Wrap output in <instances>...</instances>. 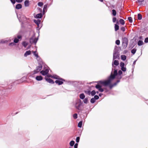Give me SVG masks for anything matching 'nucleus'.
Masks as SVG:
<instances>
[{
  "mask_svg": "<svg viewBox=\"0 0 148 148\" xmlns=\"http://www.w3.org/2000/svg\"><path fill=\"white\" fill-rule=\"evenodd\" d=\"M116 20V19L115 17H113L112 19L113 22L115 23Z\"/></svg>",
  "mask_w": 148,
  "mask_h": 148,
  "instance_id": "49",
  "label": "nucleus"
},
{
  "mask_svg": "<svg viewBox=\"0 0 148 148\" xmlns=\"http://www.w3.org/2000/svg\"><path fill=\"white\" fill-rule=\"evenodd\" d=\"M82 121H80L78 124V126L79 127H81L82 126Z\"/></svg>",
  "mask_w": 148,
  "mask_h": 148,
  "instance_id": "26",
  "label": "nucleus"
},
{
  "mask_svg": "<svg viewBox=\"0 0 148 148\" xmlns=\"http://www.w3.org/2000/svg\"><path fill=\"white\" fill-rule=\"evenodd\" d=\"M95 94L96 92L95 90H93L91 92V94L92 96H93L94 95H95Z\"/></svg>",
  "mask_w": 148,
  "mask_h": 148,
  "instance_id": "37",
  "label": "nucleus"
},
{
  "mask_svg": "<svg viewBox=\"0 0 148 148\" xmlns=\"http://www.w3.org/2000/svg\"><path fill=\"white\" fill-rule=\"evenodd\" d=\"M54 78L57 79H60L62 81L64 80L62 79H60L59 77L58 76H56V77H54Z\"/></svg>",
  "mask_w": 148,
  "mask_h": 148,
  "instance_id": "36",
  "label": "nucleus"
},
{
  "mask_svg": "<svg viewBox=\"0 0 148 148\" xmlns=\"http://www.w3.org/2000/svg\"><path fill=\"white\" fill-rule=\"evenodd\" d=\"M117 75V71L114 69V74L111 73V75L108 80L98 82V84L95 87L100 92H103V89L101 88L102 86H106L109 85L112 81L115 78V76Z\"/></svg>",
  "mask_w": 148,
  "mask_h": 148,
  "instance_id": "1",
  "label": "nucleus"
},
{
  "mask_svg": "<svg viewBox=\"0 0 148 148\" xmlns=\"http://www.w3.org/2000/svg\"><path fill=\"white\" fill-rule=\"evenodd\" d=\"M7 40H1V43H5V42H7Z\"/></svg>",
  "mask_w": 148,
  "mask_h": 148,
  "instance_id": "45",
  "label": "nucleus"
},
{
  "mask_svg": "<svg viewBox=\"0 0 148 148\" xmlns=\"http://www.w3.org/2000/svg\"><path fill=\"white\" fill-rule=\"evenodd\" d=\"M114 28L115 30L116 31L119 29V26L116 24H115Z\"/></svg>",
  "mask_w": 148,
  "mask_h": 148,
  "instance_id": "23",
  "label": "nucleus"
},
{
  "mask_svg": "<svg viewBox=\"0 0 148 148\" xmlns=\"http://www.w3.org/2000/svg\"><path fill=\"white\" fill-rule=\"evenodd\" d=\"M90 102L92 103H94L95 102V100L94 98H92L90 100Z\"/></svg>",
  "mask_w": 148,
  "mask_h": 148,
  "instance_id": "38",
  "label": "nucleus"
},
{
  "mask_svg": "<svg viewBox=\"0 0 148 148\" xmlns=\"http://www.w3.org/2000/svg\"><path fill=\"white\" fill-rule=\"evenodd\" d=\"M112 14L114 16H115L116 15V12L115 10H112Z\"/></svg>",
  "mask_w": 148,
  "mask_h": 148,
  "instance_id": "29",
  "label": "nucleus"
},
{
  "mask_svg": "<svg viewBox=\"0 0 148 148\" xmlns=\"http://www.w3.org/2000/svg\"><path fill=\"white\" fill-rule=\"evenodd\" d=\"M113 64L116 66H118L119 64V63L117 60H115L114 61V64H112V66H113Z\"/></svg>",
  "mask_w": 148,
  "mask_h": 148,
  "instance_id": "18",
  "label": "nucleus"
},
{
  "mask_svg": "<svg viewBox=\"0 0 148 148\" xmlns=\"http://www.w3.org/2000/svg\"><path fill=\"white\" fill-rule=\"evenodd\" d=\"M32 53H33L34 55V56H36V58H37V54L36 53V51H33L32 52Z\"/></svg>",
  "mask_w": 148,
  "mask_h": 148,
  "instance_id": "43",
  "label": "nucleus"
},
{
  "mask_svg": "<svg viewBox=\"0 0 148 148\" xmlns=\"http://www.w3.org/2000/svg\"><path fill=\"white\" fill-rule=\"evenodd\" d=\"M75 143V142L73 141H71L70 143V145L71 146H73Z\"/></svg>",
  "mask_w": 148,
  "mask_h": 148,
  "instance_id": "33",
  "label": "nucleus"
},
{
  "mask_svg": "<svg viewBox=\"0 0 148 148\" xmlns=\"http://www.w3.org/2000/svg\"><path fill=\"white\" fill-rule=\"evenodd\" d=\"M22 8V5L20 3L16 5L15 8L17 9H21Z\"/></svg>",
  "mask_w": 148,
  "mask_h": 148,
  "instance_id": "12",
  "label": "nucleus"
},
{
  "mask_svg": "<svg viewBox=\"0 0 148 148\" xmlns=\"http://www.w3.org/2000/svg\"><path fill=\"white\" fill-rule=\"evenodd\" d=\"M125 65V64L123 62H121L120 63V66L121 67H124Z\"/></svg>",
  "mask_w": 148,
  "mask_h": 148,
  "instance_id": "40",
  "label": "nucleus"
},
{
  "mask_svg": "<svg viewBox=\"0 0 148 148\" xmlns=\"http://www.w3.org/2000/svg\"><path fill=\"white\" fill-rule=\"evenodd\" d=\"M128 19L130 23H132V18L131 17H129Z\"/></svg>",
  "mask_w": 148,
  "mask_h": 148,
  "instance_id": "31",
  "label": "nucleus"
},
{
  "mask_svg": "<svg viewBox=\"0 0 148 148\" xmlns=\"http://www.w3.org/2000/svg\"><path fill=\"white\" fill-rule=\"evenodd\" d=\"M119 22L122 25H123L125 24L124 21L122 19H120L119 20Z\"/></svg>",
  "mask_w": 148,
  "mask_h": 148,
  "instance_id": "22",
  "label": "nucleus"
},
{
  "mask_svg": "<svg viewBox=\"0 0 148 148\" xmlns=\"http://www.w3.org/2000/svg\"><path fill=\"white\" fill-rule=\"evenodd\" d=\"M144 1V0H138V1L139 2H143Z\"/></svg>",
  "mask_w": 148,
  "mask_h": 148,
  "instance_id": "56",
  "label": "nucleus"
},
{
  "mask_svg": "<svg viewBox=\"0 0 148 148\" xmlns=\"http://www.w3.org/2000/svg\"><path fill=\"white\" fill-rule=\"evenodd\" d=\"M10 0L12 4H14L15 3L16 1L15 0Z\"/></svg>",
  "mask_w": 148,
  "mask_h": 148,
  "instance_id": "51",
  "label": "nucleus"
},
{
  "mask_svg": "<svg viewBox=\"0 0 148 148\" xmlns=\"http://www.w3.org/2000/svg\"><path fill=\"white\" fill-rule=\"evenodd\" d=\"M145 42L146 43L148 42V38H147L145 39Z\"/></svg>",
  "mask_w": 148,
  "mask_h": 148,
  "instance_id": "52",
  "label": "nucleus"
},
{
  "mask_svg": "<svg viewBox=\"0 0 148 148\" xmlns=\"http://www.w3.org/2000/svg\"><path fill=\"white\" fill-rule=\"evenodd\" d=\"M99 1H100L102 2H103V0H99Z\"/></svg>",
  "mask_w": 148,
  "mask_h": 148,
  "instance_id": "58",
  "label": "nucleus"
},
{
  "mask_svg": "<svg viewBox=\"0 0 148 148\" xmlns=\"http://www.w3.org/2000/svg\"><path fill=\"white\" fill-rule=\"evenodd\" d=\"M77 144H76L74 145V148H77Z\"/></svg>",
  "mask_w": 148,
  "mask_h": 148,
  "instance_id": "54",
  "label": "nucleus"
},
{
  "mask_svg": "<svg viewBox=\"0 0 148 148\" xmlns=\"http://www.w3.org/2000/svg\"><path fill=\"white\" fill-rule=\"evenodd\" d=\"M36 70H35L34 72H32L30 73V75H28L29 79H32V81H33L34 79L37 80V75H36L37 73V71Z\"/></svg>",
  "mask_w": 148,
  "mask_h": 148,
  "instance_id": "3",
  "label": "nucleus"
},
{
  "mask_svg": "<svg viewBox=\"0 0 148 148\" xmlns=\"http://www.w3.org/2000/svg\"><path fill=\"white\" fill-rule=\"evenodd\" d=\"M71 148V147H70V148Z\"/></svg>",
  "mask_w": 148,
  "mask_h": 148,
  "instance_id": "63",
  "label": "nucleus"
},
{
  "mask_svg": "<svg viewBox=\"0 0 148 148\" xmlns=\"http://www.w3.org/2000/svg\"><path fill=\"white\" fill-rule=\"evenodd\" d=\"M22 45L25 47L27 45V43L25 42H23L22 43Z\"/></svg>",
  "mask_w": 148,
  "mask_h": 148,
  "instance_id": "28",
  "label": "nucleus"
},
{
  "mask_svg": "<svg viewBox=\"0 0 148 148\" xmlns=\"http://www.w3.org/2000/svg\"><path fill=\"white\" fill-rule=\"evenodd\" d=\"M42 79V77L41 76H38V81H40Z\"/></svg>",
  "mask_w": 148,
  "mask_h": 148,
  "instance_id": "30",
  "label": "nucleus"
},
{
  "mask_svg": "<svg viewBox=\"0 0 148 148\" xmlns=\"http://www.w3.org/2000/svg\"><path fill=\"white\" fill-rule=\"evenodd\" d=\"M128 40L126 38H123L122 45L123 48H125L128 45Z\"/></svg>",
  "mask_w": 148,
  "mask_h": 148,
  "instance_id": "4",
  "label": "nucleus"
},
{
  "mask_svg": "<svg viewBox=\"0 0 148 148\" xmlns=\"http://www.w3.org/2000/svg\"><path fill=\"white\" fill-rule=\"evenodd\" d=\"M95 100V99H97L99 98V97L97 95H95L94 96V98Z\"/></svg>",
  "mask_w": 148,
  "mask_h": 148,
  "instance_id": "47",
  "label": "nucleus"
},
{
  "mask_svg": "<svg viewBox=\"0 0 148 148\" xmlns=\"http://www.w3.org/2000/svg\"><path fill=\"white\" fill-rule=\"evenodd\" d=\"M136 61H135L133 62V64L134 65L136 64Z\"/></svg>",
  "mask_w": 148,
  "mask_h": 148,
  "instance_id": "57",
  "label": "nucleus"
},
{
  "mask_svg": "<svg viewBox=\"0 0 148 148\" xmlns=\"http://www.w3.org/2000/svg\"><path fill=\"white\" fill-rule=\"evenodd\" d=\"M119 81H120L119 80H118L116 82L114 83L113 85L110 86V88H111L113 86H115L117 84V83H119Z\"/></svg>",
  "mask_w": 148,
  "mask_h": 148,
  "instance_id": "35",
  "label": "nucleus"
},
{
  "mask_svg": "<svg viewBox=\"0 0 148 148\" xmlns=\"http://www.w3.org/2000/svg\"><path fill=\"white\" fill-rule=\"evenodd\" d=\"M43 4V3L42 2H39L38 3V5L40 7L42 6Z\"/></svg>",
  "mask_w": 148,
  "mask_h": 148,
  "instance_id": "34",
  "label": "nucleus"
},
{
  "mask_svg": "<svg viewBox=\"0 0 148 148\" xmlns=\"http://www.w3.org/2000/svg\"><path fill=\"white\" fill-rule=\"evenodd\" d=\"M30 42L31 43L34 44L36 45L37 42V38H31L30 40Z\"/></svg>",
  "mask_w": 148,
  "mask_h": 148,
  "instance_id": "8",
  "label": "nucleus"
},
{
  "mask_svg": "<svg viewBox=\"0 0 148 148\" xmlns=\"http://www.w3.org/2000/svg\"><path fill=\"white\" fill-rule=\"evenodd\" d=\"M97 93H98V92H97Z\"/></svg>",
  "mask_w": 148,
  "mask_h": 148,
  "instance_id": "62",
  "label": "nucleus"
},
{
  "mask_svg": "<svg viewBox=\"0 0 148 148\" xmlns=\"http://www.w3.org/2000/svg\"><path fill=\"white\" fill-rule=\"evenodd\" d=\"M118 78L119 79H120L121 78H119V75H118Z\"/></svg>",
  "mask_w": 148,
  "mask_h": 148,
  "instance_id": "59",
  "label": "nucleus"
},
{
  "mask_svg": "<svg viewBox=\"0 0 148 148\" xmlns=\"http://www.w3.org/2000/svg\"><path fill=\"white\" fill-rule=\"evenodd\" d=\"M18 38H16L14 40V42L15 43H17L19 41V39H20L21 38V36L20 35H18L17 36Z\"/></svg>",
  "mask_w": 148,
  "mask_h": 148,
  "instance_id": "11",
  "label": "nucleus"
},
{
  "mask_svg": "<svg viewBox=\"0 0 148 148\" xmlns=\"http://www.w3.org/2000/svg\"><path fill=\"white\" fill-rule=\"evenodd\" d=\"M15 45L14 43V42H11L9 44V46H13Z\"/></svg>",
  "mask_w": 148,
  "mask_h": 148,
  "instance_id": "50",
  "label": "nucleus"
},
{
  "mask_svg": "<svg viewBox=\"0 0 148 148\" xmlns=\"http://www.w3.org/2000/svg\"><path fill=\"white\" fill-rule=\"evenodd\" d=\"M41 21L40 20L38 19V29L40 26L41 28L42 26V25L40 24Z\"/></svg>",
  "mask_w": 148,
  "mask_h": 148,
  "instance_id": "15",
  "label": "nucleus"
},
{
  "mask_svg": "<svg viewBox=\"0 0 148 148\" xmlns=\"http://www.w3.org/2000/svg\"><path fill=\"white\" fill-rule=\"evenodd\" d=\"M115 43L116 45H119L120 44V40H116Z\"/></svg>",
  "mask_w": 148,
  "mask_h": 148,
  "instance_id": "39",
  "label": "nucleus"
},
{
  "mask_svg": "<svg viewBox=\"0 0 148 148\" xmlns=\"http://www.w3.org/2000/svg\"><path fill=\"white\" fill-rule=\"evenodd\" d=\"M81 100L80 99H78L76 101L75 104V107L77 109H79L81 106Z\"/></svg>",
  "mask_w": 148,
  "mask_h": 148,
  "instance_id": "6",
  "label": "nucleus"
},
{
  "mask_svg": "<svg viewBox=\"0 0 148 148\" xmlns=\"http://www.w3.org/2000/svg\"><path fill=\"white\" fill-rule=\"evenodd\" d=\"M34 21L36 24H37V20H34Z\"/></svg>",
  "mask_w": 148,
  "mask_h": 148,
  "instance_id": "55",
  "label": "nucleus"
},
{
  "mask_svg": "<svg viewBox=\"0 0 148 148\" xmlns=\"http://www.w3.org/2000/svg\"><path fill=\"white\" fill-rule=\"evenodd\" d=\"M119 57V56H118L117 52L115 51H114L113 53V60L118 58Z\"/></svg>",
  "mask_w": 148,
  "mask_h": 148,
  "instance_id": "7",
  "label": "nucleus"
},
{
  "mask_svg": "<svg viewBox=\"0 0 148 148\" xmlns=\"http://www.w3.org/2000/svg\"><path fill=\"white\" fill-rule=\"evenodd\" d=\"M34 16L35 18H37V14L36 13L34 14Z\"/></svg>",
  "mask_w": 148,
  "mask_h": 148,
  "instance_id": "53",
  "label": "nucleus"
},
{
  "mask_svg": "<svg viewBox=\"0 0 148 148\" xmlns=\"http://www.w3.org/2000/svg\"><path fill=\"white\" fill-rule=\"evenodd\" d=\"M16 1L17 3H20L22 2L23 0H15Z\"/></svg>",
  "mask_w": 148,
  "mask_h": 148,
  "instance_id": "44",
  "label": "nucleus"
},
{
  "mask_svg": "<svg viewBox=\"0 0 148 148\" xmlns=\"http://www.w3.org/2000/svg\"><path fill=\"white\" fill-rule=\"evenodd\" d=\"M88 92H90V91H88Z\"/></svg>",
  "mask_w": 148,
  "mask_h": 148,
  "instance_id": "61",
  "label": "nucleus"
},
{
  "mask_svg": "<svg viewBox=\"0 0 148 148\" xmlns=\"http://www.w3.org/2000/svg\"><path fill=\"white\" fill-rule=\"evenodd\" d=\"M38 65L37 69L38 72L40 71L42 69L43 70L40 72L42 75H45L48 73L49 70L47 66H45L42 61H40Z\"/></svg>",
  "mask_w": 148,
  "mask_h": 148,
  "instance_id": "2",
  "label": "nucleus"
},
{
  "mask_svg": "<svg viewBox=\"0 0 148 148\" xmlns=\"http://www.w3.org/2000/svg\"><path fill=\"white\" fill-rule=\"evenodd\" d=\"M136 51V49L135 48H134L131 50V53L133 54H134Z\"/></svg>",
  "mask_w": 148,
  "mask_h": 148,
  "instance_id": "25",
  "label": "nucleus"
},
{
  "mask_svg": "<svg viewBox=\"0 0 148 148\" xmlns=\"http://www.w3.org/2000/svg\"><path fill=\"white\" fill-rule=\"evenodd\" d=\"M37 57H38V58H39V56L38 55V56H37Z\"/></svg>",
  "mask_w": 148,
  "mask_h": 148,
  "instance_id": "60",
  "label": "nucleus"
},
{
  "mask_svg": "<svg viewBox=\"0 0 148 148\" xmlns=\"http://www.w3.org/2000/svg\"><path fill=\"white\" fill-rule=\"evenodd\" d=\"M47 8V5H44L43 9V14H44L46 10V9Z\"/></svg>",
  "mask_w": 148,
  "mask_h": 148,
  "instance_id": "21",
  "label": "nucleus"
},
{
  "mask_svg": "<svg viewBox=\"0 0 148 148\" xmlns=\"http://www.w3.org/2000/svg\"><path fill=\"white\" fill-rule=\"evenodd\" d=\"M73 117L74 119H76L77 118V114H75L73 115Z\"/></svg>",
  "mask_w": 148,
  "mask_h": 148,
  "instance_id": "41",
  "label": "nucleus"
},
{
  "mask_svg": "<svg viewBox=\"0 0 148 148\" xmlns=\"http://www.w3.org/2000/svg\"><path fill=\"white\" fill-rule=\"evenodd\" d=\"M38 10L40 12V13L38 14V18H40L42 16V14L41 13L42 12V10L40 8H38Z\"/></svg>",
  "mask_w": 148,
  "mask_h": 148,
  "instance_id": "9",
  "label": "nucleus"
},
{
  "mask_svg": "<svg viewBox=\"0 0 148 148\" xmlns=\"http://www.w3.org/2000/svg\"><path fill=\"white\" fill-rule=\"evenodd\" d=\"M52 77V75H50L49 76H48L47 75V76L45 77V79L48 82L53 84L54 83L53 81L51 79L49 78V77Z\"/></svg>",
  "mask_w": 148,
  "mask_h": 148,
  "instance_id": "5",
  "label": "nucleus"
},
{
  "mask_svg": "<svg viewBox=\"0 0 148 148\" xmlns=\"http://www.w3.org/2000/svg\"><path fill=\"white\" fill-rule=\"evenodd\" d=\"M121 29L123 32H124L125 30V28L124 27H121Z\"/></svg>",
  "mask_w": 148,
  "mask_h": 148,
  "instance_id": "46",
  "label": "nucleus"
},
{
  "mask_svg": "<svg viewBox=\"0 0 148 148\" xmlns=\"http://www.w3.org/2000/svg\"><path fill=\"white\" fill-rule=\"evenodd\" d=\"M121 70H122L123 71H126V68L125 67H124V66L121 67Z\"/></svg>",
  "mask_w": 148,
  "mask_h": 148,
  "instance_id": "42",
  "label": "nucleus"
},
{
  "mask_svg": "<svg viewBox=\"0 0 148 148\" xmlns=\"http://www.w3.org/2000/svg\"><path fill=\"white\" fill-rule=\"evenodd\" d=\"M29 2L28 0H26L24 2L25 6V7H28L29 5Z\"/></svg>",
  "mask_w": 148,
  "mask_h": 148,
  "instance_id": "16",
  "label": "nucleus"
},
{
  "mask_svg": "<svg viewBox=\"0 0 148 148\" xmlns=\"http://www.w3.org/2000/svg\"><path fill=\"white\" fill-rule=\"evenodd\" d=\"M80 138L79 137H77L76 139V141L77 143H78L79 141Z\"/></svg>",
  "mask_w": 148,
  "mask_h": 148,
  "instance_id": "48",
  "label": "nucleus"
},
{
  "mask_svg": "<svg viewBox=\"0 0 148 148\" xmlns=\"http://www.w3.org/2000/svg\"><path fill=\"white\" fill-rule=\"evenodd\" d=\"M27 79V77H24L22 78L21 79L18 80L17 81L20 83H21L25 81Z\"/></svg>",
  "mask_w": 148,
  "mask_h": 148,
  "instance_id": "10",
  "label": "nucleus"
},
{
  "mask_svg": "<svg viewBox=\"0 0 148 148\" xmlns=\"http://www.w3.org/2000/svg\"><path fill=\"white\" fill-rule=\"evenodd\" d=\"M55 82L59 85H61L63 84V82L62 81L59 80H56L55 81Z\"/></svg>",
  "mask_w": 148,
  "mask_h": 148,
  "instance_id": "14",
  "label": "nucleus"
},
{
  "mask_svg": "<svg viewBox=\"0 0 148 148\" xmlns=\"http://www.w3.org/2000/svg\"><path fill=\"white\" fill-rule=\"evenodd\" d=\"M121 59L123 60H125L126 58V56L125 55H121Z\"/></svg>",
  "mask_w": 148,
  "mask_h": 148,
  "instance_id": "20",
  "label": "nucleus"
},
{
  "mask_svg": "<svg viewBox=\"0 0 148 148\" xmlns=\"http://www.w3.org/2000/svg\"><path fill=\"white\" fill-rule=\"evenodd\" d=\"M80 98L81 99H84L85 97V96L84 94L82 93L79 95Z\"/></svg>",
  "mask_w": 148,
  "mask_h": 148,
  "instance_id": "17",
  "label": "nucleus"
},
{
  "mask_svg": "<svg viewBox=\"0 0 148 148\" xmlns=\"http://www.w3.org/2000/svg\"><path fill=\"white\" fill-rule=\"evenodd\" d=\"M31 53V51H26L24 54L25 57H27V56L30 55Z\"/></svg>",
  "mask_w": 148,
  "mask_h": 148,
  "instance_id": "13",
  "label": "nucleus"
},
{
  "mask_svg": "<svg viewBox=\"0 0 148 148\" xmlns=\"http://www.w3.org/2000/svg\"><path fill=\"white\" fill-rule=\"evenodd\" d=\"M122 71H121L120 70L119 71V72H118L119 76V78H121V75L122 74Z\"/></svg>",
  "mask_w": 148,
  "mask_h": 148,
  "instance_id": "27",
  "label": "nucleus"
},
{
  "mask_svg": "<svg viewBox=\"0 0 148 148\" xmlns=\"http://www.w3.org/2000/svg\"><path fill=\"white\" fill-rule=\"evenodd\" d=\"M83 101L85 103H87L88 102V99L86 98H85L83 100Z\"/></svg>",
  "mask_w": 148,
  "mask_h": 148,
  "instance_id": "32",
  "label": "nucleus"
},
{
  "mask_svg": "<svg viewBox=\"0 0 148 148\" xmlns=\"http://www.w3.org/2000/svg\"><path fill=\"white\" fill-rule=\"evenodd\" d=\"M143 44V42L142 40H139L138 42V44L139 46L142 45Z\"/></svg>",
  "mask_w": 148,
  "mask_h": 148,
  "instance_id": "19",
  "label": "nucleus"
},
{
  "mask_svg": "<svg viewBox=\"0 0 148 148\" xmlns=\"http://www.w3.org/2000/svg\"><path fill=\"white\" fill-rule=\"evenodd\" d=\"M142 18V15L140 14H138V19L139 20H140Z\"/></svg>",
  "mask_w": 148,
  "mask_h": 148,
  "instance_id": "24",
  "label": "nucleus"
}]
</instances>
